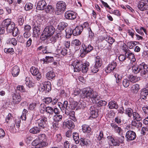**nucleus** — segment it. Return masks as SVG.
Returning <instances> with one entry per match:
<instances>
[{
    "label": "nucleus",
    "mask_w": 148,
    "mask_h": 148,
    "mask_svg": "<svg viewBox=\"0 0 148 148\" xmlns=\"http://www.w3.org/2000/svg\"><path fill=\"white\" fill-rule=\"evenodd\" d=\"M140 69H141L140 74L142 76H144V74L148 71V65L144 63H142L140 64Z\"/></svg>",
    "instance_id": "ddd939ff"
},
{
    "label": "nucleus",
    "mask_w": 148,
    "mask_h": 148,
    "mask_svg": "<svg viewBox=\"0 0 148 148\" xmlns=\"http://www.w3.org/2000/svg\"><path fill=\"white\" fill-rule=\"evenodd\" d=\"M125 56L127 58L129 59L132 62H134L136 60L134 54L129 50L126 51L125 53Z\"/></svg>",
    "instance_id": "f3484780"
},
{
    "label": "nucleus",
    "mask_w": 148,
    "mask_h": 148,
    "mask_svg": "<svg viewBox=\"0 0 148 148\" xmlns=\"http://www.w3.org/2000/svg\"><path fill=\"white\" fill-rule=\"evenodd\" d=\"M142 110L145 115H148V106L143 107Z\"/></svg>",
    "instance_id": "e2e57ef3"
},
{
    "label": "nucleus",
    "mask_w": 148,
    "mask_h": 148,
    "mask_svg": "<svg viewBox=\"0 0 148 148\" xmlns=\"http://www.w3.org/2000/svg\"><path fill=\"white\" fill-rule=\"evenodd\" d=\"M55 31V28L52 25L46 27L41 35L40 38L42 40L48 39L54 34Z\"/></svg>",
    "instance_id": "7ed1b4c3"
},
{
    "label": "nucleus",
    "mask_w": 148,
    "mask_h": 148,
    "mask_svg": "<svg viewBox=\"0 0 148 148\" xmlns=\"http://www.w3.org/2000/svg\"><path fill=\"white\" fill-rule=\"evenodd\" d=\"M12 95V102L15 104L18 103L21 100V96L20 94L18 93H14Z\"/></svg>",
    "instance_id": "f8f14e48"
},
{
    "label": "nucleus",
    "mask_w": 148,
    "mask_h": 148,
    "mask_svg": "<svg viewBox=\"0 0 148 148\" xmlns=\"http://www.w3.org/2000/svg\"><path fill=\"white\" fill-rule=\"evenodd\" d=\"M103 133L102 132H100L99 134L97 135L96 136L97 140V141H99V144H101L102 142V139L103 138Z\"/></svg>",
    "instance_id": "79ce46f5"
},
{
    "label": "nucleus",
    "mask_w": 148,
    "mask_h": 148,
    "mask_svg": "<svg viewBox=\"0 0 148 148\" xmlns=\"http://www.w3.org/2000/svg\"><path fill=\"white\" fill-rule=\"evenodd\" d=\"M62 118V116L60 115H55L53 117V120L56 122H58L61 121Z\"/></svg>",
    "instance_id": "3c124183"
},
{
    "label": "nucleus",
    "mask_w": 148,
    "mask_h": 148,
    "mask_svg": "<svg viewBox=\"0 0 148 148\" xmlns=\"http://www.w3.org/2000/svg\"><path fill=\"white\" fill-rule=\"evenodd\" d=\"M82 64L81 61H75L74 63H73V65L74 69V71L79 72L81 71Z\"/></svg>",
    "instance_id": "dca6fc26"
},
{
    "label": "nucleus",
    "mask_w": 148,
    "mask_h": 148,
    "mask_svg": "<svg viewBox=\"0 0 148 148\" xmlns=\"http://www.w3.org/2000/svg\"><path fill=\"white\" fill-rule=\"evenodd\" d=\"M73 137L76 143L78 144L79 142V134L77 132H73Z\"/></svg>",
    "instance_id": "a19ab883"
},
{
    "label": "nucleus",
    "mask_w": 148,
    "mask_h": 148,
    "mask_svg": "<svg viewBox=\"0 0 148 148\" xmlns=\"http://www.w3.org/2000/svg\"><path fill=\"white\" fill-rule=\"evenodd\" d=\"M33 7V5L31 3L26 4L25 6V9L27 10H29L32 9Z\"/></svg>",
    "instance_id": "680f3d73"
},
{
    "label": "nucleus",
    "mask_w": 148,
    "mask_h": 148,
    "mask_svg": "<svg viewBox=\"0 0 148 148\" xmlns=\"http://www.w3.org/2000/svg\"><path fill=\"white\" fill-rule=\"evenodd\" d=\"M72 43L76 46H79L81 44L80 41L78 39H75L73 41Z\"/></svg>",
    "instance_id": "13d9d810"
},
{
    "label": "nucleus",
    "mask_w": 148,
    "mask_h": 148,
    "mask_svg": "<svg viewBox=\"0 0 148 148\" xmlns=\"http://www.w3.org/2000/svg\"><path fill=\"white\" fill-rule=\"evenodd\" d=\"M30 71L32 74L36 77V79L39 81L42 78L41 73L39 72L38 69L35 67H32L30 69Z\"/></svg>",
    "instance_id": "39448f33"
},
{
    "label": "nucleus",
    "mask_w": 148,
    "mask_h": 148,
    "mask_svg": "<svg viewBox=\"0 0 148 148\" xmlns=\"http://www.w3.org/2000/svg\"><path fill=\"white\" fill-rule=\"evenodd\" d=\"M90 116L93 118H97L98 116V113L97 109L93 106H91L90 108Z\"/></svg>",
    "instance_id": "4be33fe9"
},
{
    "label": "nucleus",
    "mask_w": 148,
    "mask_h": 148,
    "mask_svg": "<svg viewBox=\"0 0 148 148\" xmlns=\"http://www.w3.org/2000/svg\"><path fill=\"white\" fill-rule=\"evenodd\" d=\"M67 103V106H66V109H65V114H67L66 116L65 117L67 118H70L71 120H73V121H75V112L73 111H71V109H70V111H69L67 109V105H68V102L67 101H65V103Z\"/></svg>",
    "instance_id": "0eeeda50"
},
{
    "label": "nucleus",
    "mask_w": 148,
    "mask_h": 148,
    "mask_svg": "<svg viewBox=\"0 0 148 148\" xmlns=\"http://www.w3.org/2000/svg\"><path fill=\"white\" fill-rule=\"evenodd\" d=\"M108 106L109 108L110 109H117L118 108V105L115 101H111L108 104Z\"/></svg>",
    "instance_id": "a878e982"
},
{
    "label": "nucleus",
    "mask_w": 148,
    "mask_h": 148,
    "mask_svg": "<svg viewBox=\"0 0 148 148\" xmlns=\"http://www.w3.org/2000/svg\"><path fill=\"white\" fill-rule=\"evenodd\" d=\"M117 66L116 62L113 61L108 64L106 70V72L107 73L113 72L114 70L116 69Z\"/></svg>",
    "instance_id": "6e6552de"
},
{
    "label": "nucleus",
    "mask_w": 148,
    "mask_h": 148,
    "mask_svg": "<svg viewBox=\"0 0 148 148\" xmlns=\"http://www.w3.org/2000/svg\"><path fill=\"white\" fill-rule=\"evenodd\" d=\"M8 43L9 44H12L14 45H16L17 44V41L14 38H9L7 41Z\"/></svg>",
    "instance_id": "a18cd8bd"
},
{
    "label": "nucleus",
    "mask_w": 148,
    "mask_h": 148,
    "mask_svg": "<svg viewBox=\"0 0 148 148\" xmlns=\"http://www.w3.org/2000/svg\"><path fill=\"white\" fill-rule=\"evenodd\" d=\"M132 115L134 119L136 120L137 121H140L142 119L141 116L136 112H134Z\"/></svg>",
    "instance_id": "58836bf2"
},
{
    "label": "nucleus",
    "mask_w": 148,
    "mask_h": 148,
    "mask_svg": "<svg viewBox=\"0 0 148 148\" xmlns=\"http://www.w3.org/2000/svg\"><path fill=\"white\" fill-rule=\"evenodd\" d=\"M64 2L60 1L58 2L56 4L57 11L58 12H62L65 10Z\"/></svg>",
    "instance_id": "2eb2a0df"
},
{
    "label": "nucleus",
    "mask_w": 148,
    "mask_h": 148,
    "mask_svg": "<svg viewBox=\"0 0 148 148\" xmlns=\"http://www.w3.org/2000/svg\"><path fill=\"white\" fill-rule=\"evenodd\" d=\"M46 111L47 113L50 114L51 115L53 113V109L51 107H47Z\"/></svg>",
    "instance_id": "5fc2aeb1"
},
{
    "label": "nucleus",
    "mask_w": 148,
    "mask_h": 148,
    "mask_svg": "<svg viewBox=\"0 0 148 148\" xmlns=\"http://www.w3.org/2000/svg\"><path fill=\"white\" fill-rule=\"evenodd\" d=\"M26 86L29 88L32 87L33 86L34 84L32 82L31 79L29 77H27L26 78Z\"/></svg>",
    "instance_id": "e433bc0d"
},
{
    "label": "nucleus",
    "mask_w": 148,
    "mask_h": 148,
    "mask_svg": "<svg viewBox=\"0 0 148 148\" xmlns=\"http://www.w3.org/2000/svg\"><path fill=\"white\" fill-rule=\"evenodd\" d=\"M80 144L82 146H87L90 141L89 140L84 137L81 138L79 140Z\"/></svg>",
    "instance_id": "393cba45"
},
{
    "label": "nucleus",
    "mask_w": 148,
    "mask_h": 148,
    "mask_svg": "<svg viewBox=\"0 0 148 148\" xmlns=\"http://www.w3.org/2000/svg\"><path fill=\"white\" fill-rule=\"evenodd\" d=\"M77 105L79 104V107L80 108H84L86 107V105L85 102L83 101V100H80L78 103L77 102H75Z\"/></svg>",
    "instance_id": "8fccbe9b"
},
{
    "label": "nucleus",
    "mask_w": 148,
    "mask_h": 148,
    "mask_svg": "<svg viewBox=\"0 0 148 148\" xmlns=\"http://www.w3.org/2000/svg\"><path fill=\"white\" fill-rule=\"evenodd\" d=\"M41 131L40 127L37 126H35L31 128L29 130V132L32 134H35L39 133Z\"/></svg>",
    "instance_id": "cd10ccee"
},
{
    "label": "nucleus",
    "mask_w": 148,
    "mask_h": 148,
    "mask_svg": "<svg viewBox=\"0 0 148 148\" xmlns=\"http://www.w3.org/2000/svg\"><path fill=\"white\" fill-rule=\"evenodd\" d=\"M146 0H141L139 1L138 4V8L141 11H144L147 9L148 8L147 7L148 5L147 3H146Z\"/></svg>",
    "instance_id": "9d476101"
},
{
    "label": "nucleus",
    "mask_w": 148,
    "mask_h": 148,
    "mask_svg": "<svg viewBox=\"0 0 148 148\" xmlns=\"http://www.w3.org/2000/svg\"><path fill=\"white\" fill-rule=\"evenodd\" d=\"M37 123L40 129L41 128H44L46 127L47 126V119L46 117H42L37 120Z\"/></svg>",
    "instance_id": "423d86ee"
},
{
    "label": "nucleus",
    "mask_w": 148,
    "mask_h": 148,
    "mask_svg": "<svg viewBox=\"0 0 148 148\" xmlns=\"http://www.w3.org/2000/svg\"><path fill=\"white\" fill-rule=\"evenodd\" d=\"M20 71V69L18 66H14L12 68L11 71L12 75L14 77L17 76L19 73Z\"/></svg>",
    "instance_id": "5701e85b"
},
{
    "label": "nucleus",
    "mask_w": 148,
    "mask_h": 148,
    "mask_svg": "<svg viewBox=\"0 0 148 148\" xmlns=\"http://www.w3.org/2000/svg\"><path fill=\"white\" fill-rule=\"evenodd\" d=\"M132 72L135 73L137 74L141 71V69H140V65L138 66V65H134L132 67Z\"/></svg>",
    "instance_id": "37998d69"
},
{
    "label": "nucleus",
    "mask_w": 148,
    "mask_h": 148,
    "mask_svg": "<svg viewBox=\"0 0 148 148\" xmlns=\"http://www.w3.org/2000/svg\"><path fill=\"white\" fill-rule=\"evenodd\" d=\"M32 145L36 147V148H42L47 145L46 143L41 142L38 140V139H36L34 140L32 143Z\"/></svg>",
    "instance_id": "1a4fd4ad"
},
{
    "label": "nucleus",
    "mask_w": 148,
    "mask_h": 148,
    "mask_svg": "<svg viewBox=\"0 0 148 148\" xmlns=\"http://www.w3.org/2000/svg\"><path fill=\"white\" fill-rule=\"evenodd\" d=\"M47 3L44 0L39 1L37 3V9L38 10H43L47 7Z\"/></svg>",
    "instance_id": "4468645a"
},
{
    "label": "nucleus",
    "mask_w": 148,
    "mask_h": 148,
    "mask_svg": "<svg viewBox=\"0 0 148 148\" xmlns=\"http://www.w3.org/2000/svg\"><path fill=\"white\" fill-rule=\"evenodd\" d=\"M76 17V14L72 12L67 11L65 12V18L67 19H74Z\"/></svg>",
    "instance_id": "aec40b11"
},
{
    "label": "nucleus",
    "mask_w": 148,
    "mask_h": 148,
    "mask_svg": "<svg viewBox=\"0 0 148 148\" xmlns=\"http://www.w3.org/2000/svg\"><path fill=\"white\" fill-rule=\"evenodd\" d=\"M133 110L130 108H127L125 110V113L129 117H131L133 115Z\"/></svg>",
    "instance_id": "4c0bfd02"
},
{
    "label": "nucleus",
    "mask_w": 148,
    "mask_h": 148,
    "mask_svg": "<svg viewBox=\"0 0 148 148\" xmlns=\"http://www.w3.org/2000/svg\"><path fill=\"white\" fill-rule=\"evenodd\" d=\"M136 135L135 133L133 131L129 130L126 133L125 137L127 140H132L135 139Z\"/></svg>",
    "instance_id": "9b49d317"
},
{
    "label": "nucleus",
    "mask_w": 148,
    "mask_h": 148,
    "mask_svg": "<svg viewBox=\"0 0 148 148\" xmlns=\"http://www.w3.org/2000/svg\"><path fill=\"white\" fill-rule=\"evenodd\" d=\"M83 31V27L82 26L76 27L73 30V35L75 36L79 35Z\"/></svg>",
    "instance_id": "a211bd4d"
},
{
    "label": "nucleus",
    "mask_w": 148,
    "mask_h": 148,
    "mask_svg": "<svg viewBox=\"0 0 148 148\" xmlns=\"http://www.w3.org/2000/svg\"><path fill=\"white\" fill-rule=\"evenodd\" d=\"M65 126L70 129H72L75 127L73 122L71 120H69L65 122Z\"/></svg>",
    "instance_id": "7c9ffc66"
},
{
    "label": "nucleus",
    "mask_w": 148,
    "mask_h": 148,
    "mask_svg": "<svg viewBox=\"0 0 148 148\" xmlns=\"http://www.w3.org/2000/svg\"><path fill=\"white\" fill-rule=\"evenodd\" d=\"M116 79V83H118L122 79V75L119 73H115L114 75Z\"/></svg>",
    "instance_id": "de8ad7c7"
},
{
    "label": "nucleus",
    "mask_w": 148,
    "mask_h": 148,
    "mask_svg": "<svg viewBox=\"0 0 148 148\" xmlns=\"http://www.w3.org/2000/svg\"><path fill=\"white\" fill-rule=\"evenodd\" d=\"M43 88H42V89H43V90H46L47 91L49 92L51 90V84L50 82L49 81L45 82L43 84Z\"/></svg>",
    "instance_id": "b1692460"
},
{
    "label": "nucleus",
    "mask_w": 148,
    "mask_h": 148,
    "mask_svg": "<svg viewBox=\"0 0 148 148\" xmlns=\"http://www.w3.org/2000/svg\"><path fill=\"white\" fill-rule=\"evenodd\" d=\"M38 140H40L41 142H42L46 143L45 141L46 140V139L45 134H41L38 135Z\"/></svg>",
    "instance_id": "c03bdc74"
},
{
    "label": "nucleus",
    "mask_w": 148,
    "mask_h": 148,
    "mask_svg": "<svg viewBox=\"0 0 148 148\" xmlns=\"http://www.w3.org/2000/svg\"><path fill=\"white\" fill-rule=\"evenodd\" d=\"M95 66L100 68L102 65L101 59L99 56L96 57L95 60Z\"/></svg>",
    "instance_id": "c756f323"
},
{
    "label": "nucleus",
    "mask_w": 148,
    "mask_h": 148,
    "mask_svg": "<svg viewBox=\"0 0 148 148\" xmlns=\"http://www.w3.org/2000/svg\"><path fill=\"white\" fill-rule=\"evenodd\" d=\"M66 38H71L72 34H73V30L70 27H67L65 29Z\"/></svg>",
    "instance_id": "bb28decb"
},
{
    "label": "nucleus",
    "mask_w": 148,
    "mask_h": 148,
    "mask_svg": "<svg viewBox=\"0 0 148 148\" xmlns=\"http://www.w3.org/2000/svg\"><path fill=\"white\" fill-rule=\"evenodd\" d=\"M139 85L137 84L133 85L130 88L131 92L133 94H137L140 89Z\"/></svg>",
    "instance_id": "412c9836"
},
{
    "label": "nucleus",
    "mask_w": 148,
    "mask_h": 148,
    "mask_svg": "<svg viewBox=\"0 0 148 148\" xmlns=\"http://www.w3.org/2000/svg\"><path fill=\"white\" fill-rule=\"evenodd\" d=\"M134 31L133 29L127 30V32L128 33L129 35L132 38H133L134 36Z\"/></svg>",
    "instance_id": "0e129e2a"
},
{
    "label": "nucleus",
    "mask_w": 148,
    "mask_h": 148,
    "mask_svg": "<svg viewBox=\"0 0 148 148\" xmlns=\"http://www.w3.org/2000/svg\"><path fill=\"white\" fill-rule=\"evenodd\" d=\"M148 94L147 89L146 88H143L140 90V98L141 99H145Z\"/></svg>",
    "instance_id": "6ab92c4d"
},
{
    "label": "nucleus",
    "mask_w": 148,
    "mask_h": 148,
    "mask_svg": "<svg viewBox=\"0 0 148 148\" xmlns=\"http://www.w3.org/2000/svg\"><path fill=\"white\" fill-rule=\"evenodd\" d=\"M43 101L45 103L48 104L51 102L52 99L51 97H46L43 99Z\"/></svg>",
    "instance_id": "6e6d98bb"
},
{
    "label": "nucleus",
    "mask_w": 148,
    "mask_h": 148,
    "mask_svg": "<svg viewBox=\"0 0 148 148\" xmlns=\"http://www.w3.org/2000/svg\"><path fill=\"white\" fill-rule=\"evenodd\" d=\"M130 81L132 83H135L138 81L139 79L138 77L134 76L132 75H130L129 77Z\"/></svg>",
    "instance_id": "49530a36"
},
{
    "label": "nucleus",
    "mask_w": 148,
    "mask_h": 148,
    "mask_svg": "<svg viewBox=\"0 0 148 148\" xmlns=\"http://www.w3.org/2000/svg\"><path fill=\"white\" fill-rule=\"evenodd\" d=\"M118 137L115 138V139H113V140L111 143L112 145L114 146H119V143H118Z\"/></svg>",
    "instance_id": "052dcab7"
},
{
    "label": "nucleus",
    "mask_w": 148,
    "mask_h": 148,
    "mask_svg": "<svg viewBox=\"0 0 148 148\" xmlns=\"http://www.w3.org/2000/svg\"><path fill=\"white\" fill-rule=\"evenodd\" d=\"M4 51L5 53H10L11 54H13L14 52V50L12 48H5L4 49Z\"/></svg>",
    "instance_id": "69168bd1"
},
{
    "label": "nucleus",
    "mask_w": 148,
    "mask_h": 148,
    "mask_svg": "<svg viewBox=\"0 0 148 148\" xmlns=\"http://www.w3.org/2000/svg\"><path fill=\"white\" fill-rule=\"evenodd\" d=\"M139 121H135V120L132 121L131 123L132 125L137 128L141 127L142 126V123Z\"/></svg>",
    "instance_id": "c9c22d12"
},
{
    "label": "nucleus",
    "mask_w": 148,
    "mask_h": 148,
    "mask_svg": "<svg viewBox=\"0 0 148 148\" xmlns=\"http://www.w3.org/2000/svg\"><path fill=\"white\" fill-rule=\"evenodd\" d=\"M17 40L21 43H23L25 42V40L23 38L22 36L18 35L17 37Z\"/></svg>",
    "instance_id": "774afa93"
},
{
    "label": "nucleus",
    "mask_w": 148,
    "mask_h": 148,
    "mask_svg": "<svg viewBox=\"0 0 148 148\" xmlns=\"http://www.w3.org/2000/svg\"><path fill=\"white\" fill-rule=\"evenodd\" d=\"M46 77L48 79L51 80L55 77V75L54 72L50 71L47 73Z\"/></svg>",
    "instance_id": "72a5a7b5"
},
{
    "label": "nucleus",
    "mask_w": 148,
    "mask_h": 148,
    "mask_svg": "<svg viewBox=\"0 0 148 148\" xmlns=\"http://www.w3.org/2000/svg\"><path fill=\"white\" fill-rule=\"evenodd\" d=\"M24 22V19L23 17H20L18 19V23L19 25L21 26L23 25Z\"/></svg>",
    "instance_id": "338daca9"
},
{
    "label": "nucleus",
    "mask_w": 148,
    "mask_h": 148,
    "mask_svg": "<svg viewBox=\"0 0 148 148\" xmlns=\"http://www.w3.org/2000/svg\"><path fill=\"white\" fill-rule=\"evenodd\" d=\"M127 45L130 49H131L136 45V44L134 42L130 41L127 42Z\"/></svg>",
    "instance_id": "864d4df0"
},
{
    "label": "nucleus",
    "mask_w": 148,
    "mask_h": 148,
    "mask_svg": "<svg viewBox=\"0 0 148 148\" xmlns=\"http://www.w3.org/2000/svg\"><path fill=\"white\" fill-rule=\"evenodd\" d=\"M45 11L47 13H51L53 12L54 10V8L51 5H48L45 7L44 9Z\"/></svg>",
    "instance_id": "f704fd0d"
},
{
    "label": "nucleus",
    "mask_w": 148,
    "mask_h": 148,
    "mask_svg": "<svg viewBox=\"0 0 148 148\" xmlns=\"http://www.w3.org/2000/svg\"><path fill=\"white\" fill-rule=\"evenodd\" d=\"M40 29L38 26H35L34 27L33 31V34L34 36L35 37L38 36L40 34Z\"/></svg>",
    "instance_id": "c85d7f7f"
},
{
    "label": "nucleus",
    "mask_w": 148,
    "mask_h": 148,
    "mask_svg": "<svg viewBox=\"0 0 148 148\" xmlns=\"http://www.w3.org/2000/svg\"><path fill=\"white\" fill-rule=\"evenodd\" d=\"M1 25L3 28H6L8 33H12L14 36H16L18 33V29L15 27V24L9 18L4 20L2 22Z\"/></svg>",
    "instance_id": "f257e3e1"
},
{
    "label": "nucleus",
    "mask_w": 148,
    "mask_h": 148,
    "mask_svg": "<svg viewBox=\"0 0 148 148\" xmlns=\"http://www.w3.org/2000/svg\"><path fill=\"white\" fill-rule=\"evenodd\" d=\"M82 130L84 133H89L90 132L91 128L88 125H84L82 126Z\"/></svg>",
    "instance_id": "ea45409f"
},
{
    "label": "nucleus",
    "mask_w": 148,
    "mask_h": 148,
    "mask_svg": "<svg viewBox=\"0 0 148 148\" xmlns=\"http://www.w3.org/2000/svg\"><path fill=\"white\" fill-rule=\"evenodd\" d=\"M98 96L97 93L90 88L83 89L81 95V97L83 98L85 97L90 98L96 102L98 99Z\"/></svg>",
    "instance_id": "f03ea898"
},
{
    "label": "nucleus",
    "mask_w": 148,
    "mask_h": 148,
    "mask_svg": "<svg viewBox=\"0 0 148 148\" xmlns=\"http://www.w3.org/2000/svg\"><path fill=\"white\" fill-rule=\"evenodd\" d=\"M141 133L143 135H148V125L145 127H143L141 130Z\"/></svg>",
    "instance_id": "09e8293b"
},
{
    "label": "nucleus",
    "mask_w": 148,
    "mask_h": 148,
    "mask_svg": "<svg viewBox=\"0 0 148 148\" xmlns=\"http://www.w3.org/2000/svg\"><path fill=\"white\" fill-rule=\"evenodd\" d=\"M93 49V47L90 45H86L84 43L82 44L81 48L80 49V56L83 57L87 53L92 51Z\"/></svg>",
    "instance_id": "20e7f679"
},
{
    "label": "nucleus",
    "mask_w": 148,
    "mask_h": 148,
    "mask_svg": "<svg viewBox=\"0 0 148 148\" xmlns=\"http://www.w3.org/2000/svg\"><path fill=\"white\" fill-rule=\"evenodd\" d=\"M122 83L123 86L125 88L127 87L130 85L129 81L127 79H124Z\"/></svg>",
    "instance_id": "603ef678"
},
{
    "label": "nucleus",
    "mask_w": 148,
    "mask_h": 148,
    "mask_svg": "<svg viewBox=\"0 0 148 148\" xmlns=\"http://www.w3.org/2000/svg\"><path fill=\"white\" fill-rule=\"evenodd\" d=\"M99 68V67H97L94 65L91 67V71L94 73H96L98 71Z\"/></svg>",
    "instance_id": "bf43d9fd"
},
{
    "label": "nucleus",
    "mask_w": 148,
    "mask_h": 148,
    "mask_svg": "<svg viewBox=\"0 0 148 148\" xmlns=\"http://www.w3.org/2000/svg\"><path fill=\"white\" fill-rule=\"evenodd\" d=\"M17 90L21 92H25V89L23 86L18 85L17 86Z\"/></svg>",
    "instance_id": "4d7b16f0"
},
{
    "label": "nucleus",
    "mask_w": 148,
    "mask_h": 148,
    "mask_svg": "<svg viewBox=\"0 0 148 148\" xmlns=\"http://www.w3.org/2000/svg\"><path fill=\"white\" fill-rule=\"evenodd\" d=\"M104 39L110 45H112L115 41V39L112 37L107 35L104 37Z\"/></svg>",
    "instance_id": "2f4dec72"
},
{
    "label": "nucleus",
    "mask_w": 148,
    "mask_h": 148,
    "mask_svg": "<svg viewBox=\"0 0 148 148\" xmlns=\"http://www.w3.org/2000/svg\"><path fill=\"white\" fill-rule=\"evenodd\" d=\"M89 65V63L88 62L82 64L81 69L83 73H86L88 70V66Z\"/></svg>",
    "instance_id": "473e14b6"
}]
</instances>
